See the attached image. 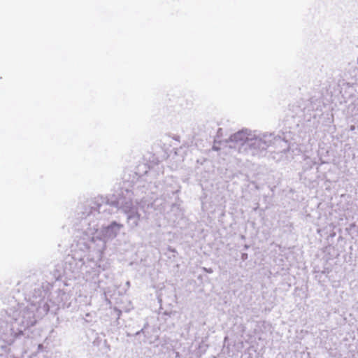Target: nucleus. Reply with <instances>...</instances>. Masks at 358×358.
I'll list each match as a JSON object with an SVG mask.
<instances>
[{
	"instance_id": "nucleus-1",
	"label": "nucleus",
	"mask_w": 358,
	"mask_h": 358,
	"mask_svg": "<svg viewBox=\"0 0 358 358\" xmlns=\"http://www.w3.org/2000/svg\"><path fill=\"white\" fill-rule=\"evenodd\" d=\"M241 134H242L241 133H237V134H234L233 137H234V139H236V138H238V136H241Z\"/></svg>"
}]
</instances>
